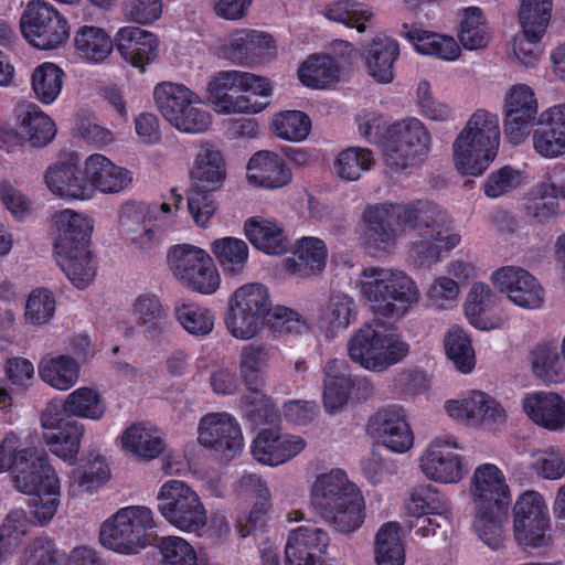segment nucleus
<instances>
[{"instance_id":"f257e3e1","label":"nucleus","mask_w":565,"mask_h":565,"mask_svg":"<svg viewBox=\"0 0 565 565\" xmlns=\"http://www.w3.org/2000/svg\"><path fill=\"white\" fill-rule=\"evenodd\" d=\"M414 232L407 246L408 259L418 267L441 260L443 254L456 248L461 234L449 214L428 201L412 204H374L364 209L360 224V243L372 256L380 257L394 250L398 228Z\"/></svg>"},{"instance_id":"f03ea898","label":"nucleus","mask_w":565,"mask_h":565,"mask_svg":"<svg viewBox=\"0 0 565 565\" xmlns=\"http://www.w3.org/2000/svg\"><path fill=\"white\" fill-rule=\"evenodd\" d=\"M182 202L183 196L175 189L162 201L127 200L118 207V232L132 248L150 250L182 224Z\"/></svg>"},{"instance_id":"7ed1b4c3","label":"nucleus","mask_w":565,"mask_h":565,"mask_svg":"<svg viewBox=\"0 0 565 565\" xmlns=\"http://www.w3.org/2000/svg\"><path fill=\"white\" fill-rule=\"evenodd\" d=\"M206 100L218 115H256L268 107L273 84L264 76L238 70L215 73L206 83Z\"/></svg>"},{"instance_id":"20e7f679","label":"nucleus","mask_w":565,"mask_h":565,"mask_svg":"<svg viewBox=\"0 0 565 565\" xmlns=\"http://www.w3.org/2000/svg\"><path fill=\"white\" fill-rule=\"evenodd\" d=\"M500 142L498 115L486 109H477L452 142L455 169L467 177L482 175L495 160Z\"/></svg>"},{"instance_id":"39448f33","label":"nucleus","mask_w":565,"mask_h":565,"mask_svg":"<svg viewBox=\"0 0 565 565\" xmlns=\"http://www.w3.org/2000/svg\"><path fill=\"white\" fill-rule=\"evenodd\" d=\"M345 350L354 364L379 373L406 358L409 344L393 324L373 319L352 332Z\"/></svg>"},{"instance_id":"423d86ee","label":"nucleus","mask_w":565,"mask_h":565,"mask_svg":"<svg viewBox=\"0 0 565 565\" xmlns=\"http://www.w3.org/2000/svg\"><path fill=\"white\" fill-rule=\"evenodd\" d=\"M359 288L371 309L387 317H403L420 298L416 281L405 271L394 268H364Z\"/></svg>"},{"instance_id":"0eeeda50","label":"nucleus","mask_w":565,"mask_h":565,"mask_svg":"<svg viewBox=\"0 0 565 565\" xmlns=\"http://www.w3.org/2000/svg\"><path fill=\"white\" fill-rule=\"evenodd\" d=\"M154 513L146 505H127L109 515L100 525V544L119 555L134 556L151 541Z\"/></svg>"},{"instance_id":"6e6552de","label":"nucleus","mask_w":565,"mask_h":565,"mask_svg":"<svg viewBox=\"0 0 565 565\" xmlns=\"http://www.w3.org/2000/svg\"><path fill=\"white\" fill-rule=\"evenodd\" d=\"M153 99L162 117L177 131L201 135L210 130L213 115L201 96L188 86L162 82L153 88Z\"/></svg>"},{"instance_id":"1a4fd4ad","label":"nucleus","mask_w":565,"mask_h":565,"mask_svg":"<svg viewBox=\"0 0 565 565\" xmlns=\"http://www.w3.org/2000/svg\"><path fill=\"white\" fill-rule=\"evenodd\" d=\"M269 351L259 344H247L241 349L238 369L247 393L241 399L244 416L255 426L273 423L277 411L265 395L263 370L267 366Z\"/></svg>"},{"instance_id":"9d476101","label":"nucleus","mask_w":565,"mask_h":565,"mask_svg":"<svg viewBox=\"0 0 565 565\" xmlns=\"http://www.w3.org/2000/svg\"><path fill=\"white\" fill-rule=\"evenodd\" d=\"M268 288L260 282H247L238 287L228 299L224 323L228 333L237 340H250L259 334L270 312Z\"/></svg>"},{"instance_id":"9b49d317","label":"nucleus","mask_w":565,"mask_h":565,"mask_svg":"<svg viewBox=\"0 0 565 565\" xmlns=\"http://www.w3.org/2000/svg\"><path fill=\"white\" fill-rule=\"evenodd\" d=\"M168 268L182 286L213 295L221 285V275L209 252L193 244H177L167 254Z\"/></svg>"},{"instance_id":"f8f14e48","label":"nucleus","mask_w":565,"mask_h":565,"mask_svg":"<svg viewBox=\"0 0 565 565\" xmlns=\"http://www.w3.org/2000/svg\"><path fill=\"white\" fill-rule=\"evenodd\" d=\"M157 500L160 514L178 530L200 534L205 527L206 509L199 493L184 481H166L158 491Z\"/></svg>"},{"instance_id":"ddd939ff","label":"nucleus","mask_w":565,"mask_h":565,"mask_svg":"<svg viewBox=\"0 0 565 565\" xmlns=\"http://www.w3.org/2000/svg\"><path fill=\"white\" fill-rule=\"evenodd\" d=\"M430 145L431 137L425 125L418 118H405L387 128L383 157L391 169H407L427 157Z\"/></svg>"},{"instance_id":"4468645a","label":"nucleus","mask_w":565,"mask_h":565,"mask_svg":"<svg viewBox=\"0 0 565 565\" xmlns=\"http://www.w3.org/2000/svg\"><path fill=\"white\" fill-rule=\"evenodd\" d=\"M20 30L25 41L42 51L58 49L70 38L67 18L46 0H30L20 15Z\"/></svg>"},{"instance_id":"2eb2a0df","label":"nucleus","mask_w":565,"mask_h":565,"mask_svg":"<svg viewBox=\"0 0 565 565\" xmlns=\"http://www.w3.org/2000/svg\"><path fill=\"white\" fill-rule=\"evenodd\" d=\"M35 436L9 431L0 440V473L12 472L17 489H33L31 478L51 467L43 449L33 445Z\"/></svg>"},{"instance_id":"dca6fc26","label":"nucleus","mask_w":565,"mask_h":565,"mask_svg":"<svg viewBox=\"0 0 565 565\" xmlns=\"http://www.w3.org/2000/svg\"><path fill=\"white\" fill-rule=\"evenodd\" d=\"M462 446L457 436L446 434L434 437L419 457V469L430 481L438 484H457L467 475Z\"/></svg>"},{"instance_id":"f3484780","label":"nucleus","mask_w":565,"mask_h":565,"mask_svg":"<svg viewBox=\"0 0 565 565\" xmlns=\"http://www.w3.org/2000/svg\"><path fill=\"white\" fill-rule=\"evenodd\" d=\"M503 132L515 146L524 143L540 115V102L535 89L526 83L510 85L502 102Z\"/></svg>"},{"instance_id":"a211bd4d","label":"nucleus","mask_w":565,"mask_h":565,"mask_svg":"<svg viewBox=\"0 0 565 565\" xmlns=\"http://www.w3.org/2000/svg\"><path fill=\"white\" fill-rule=\"evenodd\" d=\"M213 53L233 64L252 66L274 60L277 55V45L267 32L236 29L217 41L213 46Z\"/></svg>"},{"instance_id":"6ab92c4d","label":"nucleus","mask_w":565,"mask_h":565,"mask_svg":"<svg viewBox=\"0 0 565 565\" xmlns=\"http://www.w3.org/2000/svg\"><path fill=\"white\" fill-rule=\"evenodd\" d=\"M196 441L225 460L236 459L245 447L242 426L227 412H210L203 415L198 423Z\"/></svg>"},{"instance_id":"aec40b11","label":"nucleus","mask_w":565,"mask_h":565,"mask_svg":"<svg viewBox=\"0 0 565 565\" xmlns=\"http://www.w3.org/2000/svg\"><path fill=\"white\" fill-rule=\"evenodd\" d=\"M550 525L548 509L540 492L527 490L518 497L513 505V535L520 545H545Z\"/></svg>"},{"instance_id":"412c9836","label":"nucleus","mask_w":565,"mask_h":565,"mask_svg":"<svg viewBox=\"0 0 565 565\" xmlns=\"http://www.w3.org/2000/svg\"><path fill=\"white\" fill-rule=\"evenodd\" d=\"M490 280L500 294L521 309L540 310L545 303L544 287L521 266H502L491 274Z\"/></svg>"},{"instance_id":"4be33fe9","label":"nucleus","mask_w":565,"mask_h":565,"mask_svg":"<svg viewBox=\"0 0 565 565\" xmlns=\"http://www.w3.org/2000/svg\"><path fill=\"white\" fill-rule=\"evenodd\" d=\"M17 124V131L10 128L0 129V146L6 147L8 152L22 142L33 148H43L54 140L57 132L54 120L34 104H28L20 109Z\"/></svg>"},{"instance_id":"5701e85b","label":"nucleus","mask_w":565,"mask_h":565,"mask_svg":"<svg viewBox=\"0 0 565 565\" xmlns=\"http://www.w3.org/2000/svg\"><path fill=\"white\" fill-rule=\"evenodd\" d=\"M43 438L50 451L67 463H74L84 436V425L65 419L56 406H47L41 414Z\"/></svg>"},{"instance_id":"b1692460","label":"nucleus","mask_w":565,"mask_h":565,"mask_svg":"<svg viewBox=\"0 0 565 565\" xmlns=\"http://www.w3.org/2000/svg\"><path fill=\"white\" fill-rule=\"evenodd\" d=\"M473 508H509L511 489L504 471L492 462L478 465L469 480Z\"/></svg>"},{"instance_id":"393cba45","label":"nucleus","mask_w":565,"mask_h":565,"mask_svg":"<svg viewBox=\"0 0 565 565\" xmlns=\"http://www.w3.org/2000/svg\"><path fill=\"white\" fill-rule=\"evenodd\" d=\"M323 393L322 402L327 414L341 413L351 397L355 385L371 392V382L365 379H353L350 366L343 359H329L323 365Z\"/></svg>"},{"instance_id":"a878e982","label":"nucleus","mask_w":565,"mask_h":565,"mask_svg":"<svg viewBox=\"0 0 565 565\" xmlns=\"http://www.w3.org/2000/svg\"><path fill=\"white\" fill-rule=\"evenodd\" d=\"M306 446V440L299 435L281 433L276 428H265L256 434L249 450L258 463L274 468L297 457Z\"/></svg>"},{"instance_id":"bb28decb","label":"nucleus","mask_w":565,"mask_h":565,"mask_svg":"<svg viewBox=\"0 0 565 565\" xmlns=\"http://www.w3.org/2000/svg\"><path fill=\"white\" fill-rule=\"evenodd\" d=\"M367 430L392 452L405 454L414 446V433L405 411L401 407H387L376 412L369 420Z\"/></svg>"},{"instance_id":"cd10ccee","label":"nucleus","mask_w":565,"mask_h":565,"mask_svg":"<svg viewBox=\"0 0 565 565\" xmlns=\"http://www.w3.org/2000/svg\"><path fill=\"white\" fill-rule=\"evenodd\" d=\"M530 135L533 151L544 159L565 154V102L545 107Z\"/></svg>"},{"instance_id":"c85d7f7f","label":"nucleus","mask_w":565,"mask_h":565,"mask_svg":"<svg viewBox=\"0 0 565 565\" xmlns=\"http://www.w3.org/2000/svg\"><path fill=\"white\" fill-rule=\"evenodd\" d=\"M44 182L52 195L66 201L92 200V188L86 181L84 164L68 157L47 167Z\"/></svg>"},{"instance_id":"c756f323","label":"nucleus","mask_w":565,"mask_h":565,"mask_svg":"<svg viewBox=\"0 0 565 565\" xmlns=\"http://www.w3.org/2000/svg\"><path fill=\"white\" fill-rule=\"evenodd\" d=\"M245 179L253 188L279 190L292 182V172L280 154L260 150L248 159Z\"/></svg>"},{"instance_id":"7c9ffc66","label":"nucleus","mask_w":565,"mask_h":565,"mask_svg":"<svg viewBox=\"0 0 565 565\" xmlns=\"http://www.w3.org/2000/svg\"><path fill=\"white\" fill-rule=\"evenodd\" d=\"M115 45L119 55L130 65L145 71L159 55V36L136 25H125L115 34Z\"/></svg>"},{"instance_id":"2f4dec72","label":"nucleus","mask_w":565,"mask_h":565,"mask_svg":"<svg viewBox=\"0 0 565 565\" xmlns=\"http://www.w3.org/2000/svg\"><path fill=\"white\" fill-rule=\"evenodd\" d=\"M86 181L92 188V199L96 192L118 194L129 189L134 182L132 172L102 153H93L84 160Z\"/></svg>"},{"instance_id":"473e14b6","label":"nucleus","mask_w":565,"mask_h":565,"mask_svg":"<svg viewBox=\"0 0 565 565\" xmlns=\"http://www.w3.org/2000/svg\"><path fill=\"white\" fill-rule=\"evenodd\" d=\"M526 417L548 433L565 431V397L553 391L525 394L521 402Z\"/></svg>"},{"instance_id":"72a5a7b5","label":"nucleus","mask_w":565,"mask_h":565,"mask_svg":"<svg viewBox=\"0 0 565 565\" xmlns=\"http://www.w3.org/2000/svg\"><path fill=\"white\" fill-rule=\"evenodd\" d=\"M330 544L328 532L316 524L300 525L288 533L285 555L288 565L319 562Z\"/></svg>"},{"instance_id":"f704fd0d","label":"nucleus","mask_w":565,"mask_h":565,"mask_svg":"<svg viewBox=\"0 0 565 565\" xmlns=\"http://www.w3.org/2000/svg\"><path fill=\"white\" fill-rule=\"evenodd\" d=\"M193 188L221 191L228 171L223 152L210 142H201L189 168Z\"/></svg>"},{"instance_id":"c9c22d12","label":"nucleus","mask_w":565,"mask_h":565,"mask_svg":"<svg viewBox=\"0 0 565 565\" xmlns=\"http://www.w3.org/2000/svg\"><path fill=\"white\" fill-rule=\"evenodd\" d=\"M497 302L498 297L489 285L475 282L463 303L468 322L481 331H491L504 327L508 317L503 311L495 310Z\"/></svg>"},{"instance_id":"e433bc0d","label":"nucleus","mask_w":565,"mask_h":565,"mask_svg":"<svg viewBox=\"0 0 565 565\" xmlns=\"http://www.w3.org/2000/svg\"><path fill=\"white\" fill-rule=\"evenodd\" d=\"M94 220L86 213L64 209L53 217L54 253L89 247Z\"/></svg>"},{"instance_id":"4c0bfd02","label":"nucleus","mask_w":565,"mask_h":565,"mask_svg":"<svg viewBox=\"0 0 565 565\" xmlns=\"http://www.w3.org/2000/svg\"><path fill=\"white\" fill-rule=\"evenodd\" d=\"M360 491L347 472L340 468L319 473L310 484V504L321 513L339 507L349 497Z\"/></svg>"},{"instance_id":"58836bf2","label":"nucleus","mask_w":565,"mask_h":565,"mask_svg":"<svg viewBox=\"0 0 565 565\" xmlns=\"http://www.w3.org/2000/svg\"><path fill=\"white\" fill-rule=\"evenodd\" d=\"M117 444L131 457L145 462L157 459L167 447L161 429L147 422L129 425L117 437Z\"/></svg>"},{"instance_id":"ea45409f","label":"nucleus","mask_w":565,"mask_h":565,"mask_svg":"<svg viewBox=\"0 0 565 565\" xmlns=\"http://www.w3.org/2000/svg\"><path fill=\"white\" fill-rule=\"evenodd\" d=\"M31 481L33 489L30 491L18 490L21 493L31 495L29 502L31 513L39 524L45 525L52 521L60 505V479L51 466L45 470H41L39 475L31 478Z\"/></svg>"},{"instance_id":"a19ab883","label":"nucleus","mask_w":565,"mask_h":565,"mask_svg":"<svg viewBox=\"0 0 565 565\" xmlns=\"http://www.w3.org/2000/svg\"><path fill=\"white\" fill-rule=\"evenodd\" d=\"M327 258L328 248L321 238L302 236L295 242L292 256L284 262V270L292 277H310L324 269Z\"/></svg>"},{"instance_id":"79ce46f5","label":"nucleus","mask_w":565,"mask_h":565,"mask_svg":"<svg viewBox=\"0 0 565 565\" xmlns=\"http://www.w3.org/2000/svg\"><path fill=\"white\" fill-rule=\"evenodd\" d=\"M244 234L262 253L279 256L289 250V236L282 224L274 218L249 217L244 223Z\"/></svg>"},{"instance_id":"37998d69","label":"nucleus","mask_w":565,"mask_h":565,"mask_svg":"<svg viewBox=\"0 0 565 565\" xmlns=\"http://www.w3.org/2000/svg\"><path fill=\"white\" fill-rule=\"evenodd\" d=\"M356 319L354 299L341 291L332 292L320 306L317 326L328 339L335 338Z\"/></svg>"},{"instance_id":"c03bdc74","label":"nucleus","mask_w":565,"mask_h":565,"mask_svg":"<svg viewBox=\"0 0 565 565\" xmlns=\"http://www.w3.org/2000/svg\"><path fill=\"white\" fill-rule=\"evenodd\" d=\"M404 36L420 55L454 62L460 57L461 47L451 35L431 32L422 28L404 25Z\"/></svg>"},{"instance_id":"a18cd8bd","label":"nucleus","mask_w":565,"mask_h":565,"mask_svg":"<svg viewBox=\"0 0 565 565\" xmlns=\"http://www.w3.org/2000/svg\"><path fill=\"white\" fill-rule=\"evenodd\" d=\"M399 56V45L396 40L385 34L375 35L366 53L369 75L377 83L388 84L394 79V64Z\"/></svg>"},{"instance_id":"49530a36","label":"nucleus","mask_w":565,"mask_h":565,"mask_svg":"<svg viewBox=\"0 0 565 565\" xmlns=\"http://www.w3.org/2000/svg\"><path fill=\"white\" fill-rule=\"evenodd\" d=\"M115 39L102 26L84 24L74 34V49L81 60L90 65L105 62L113 53Z\"/></svg>"},{"instance_id":"de8ad7c7","label":"nucleus","mask_w":565,"mask_h":565,"mask_svg":"<svg viewBox=\"0 0 565 565\" xmlns=\"http://www.w3.org/2000/svg\"><path fill=\"white\" fill-rule=\"evenodd\" d=\"M40 379L57 391H68L79 380L81 363L70 354H46L38 365Z\"/></svg>"},{"instance_id":"09e8293b","label":"nucleus","mask_w":565,"mask_h":565,"mask_svg":"<svg viewBox=\"0 0 565 565\" xmlns=\"http://www.w3.org/2000/svg\"><path fill=\"white\" fill-rule=\"evenodd\" d=\"M555 342L537 343L529 353V362L535 377L545 384L565 382V360Z\"/></svg>"},{"instance_id":"8fccbe9b","label":"nucleus","mask_w":565,"mask_h":565,"mask_svg":"<svg viewBox=\"0 0 565 565\" xmlns=\"http://www.w3.org/2000/svg\"><path fill=\"white\" fill-rule=\"evenodd\" d=\"M322 14L331 22L354 29L364 33L372 25L375 18L373 8L359 0H335L327 3Z\"/></svg>"},{"instance_id":"3c124183","label":"nucleus","mask_w":565,"mask_h":565,"mask_svg":"<svg viewBox=\"0 0 565 565\" xmlns=\"http://www.w3.org/2000/svg\"><path fill=\"white\" fill-rule=\"evenodd\" d=\"M55 260L71 284L87 288L95 279L97 265L89 247L54 253Z\"/></svg>"},{"instance_id":"603ef678","label":"nucleus","mask_w":565,"mask_h":565,"mask_svg":"<svg viewBox=\"0 0 565 565\" xmlns=\"http://www.w3.org/2000/svg\"><path fill=\"white\" fill-rule=\"evenodd\" d=\"M131 312L148 339H158L168 328V315L153 294L138 295L131 306Z\"/></svg>"},{"instance_id":"864d4df0","label":"nucleus","mask_w":565,"mask_h":565,"mask_svg":"<svg viewBox=\"0 0 565 565\" xmlns=\"http://www.w3.org/2000/svg\"><path fill=\"white\" fill-rule=\"evenodd\" d=\"M340 63L328 54H312L298 68V78L307 87L327 89L339 82Z\"/></svg>"},{"instance_id":"5fc2aeb1","label":"nucleus","mask_w":565,"mask_h":565,"mask_svg":"<svg viewBox=\"0 0 565 565\" xmlns=\"http://www.w3.org/2000/svg\"><path fill=\"white\" fill-rule=\"evenodd\" d=\"M211 252L226 277H236L245 270L249 247L238 237L225 236L211 243Z\"/></svg>"},{"instance_id":"6e6d98bb","label":"nucleus","mask_w":565,"mask_h":565,"mask_svg":"<svg viewBox=\"0 0 565 565\" xmlns=\"http://www.w3.org/2000/svg\"><path fill=\"white\" fill-rule=\"evenodd\" d=\"M109 478V469L100 457L82 461L68 473L67 492L71 497L93 493Z\"/></svg>"},{"instance_id":"4d7b16f0","label":"nucleus","mask_w":565,"mask_h":565,"mask_svg":"<svg viewBox=\"0 0 565 565\" xmlns=\"http://www.w3.org/2000/svg\"><path fill=\"white\" fill-rule=\"evenodd\" d=\"M458 39L460 44L469 51L482 50L490 44L492 29L480 8L463 9Z\"/></svg>"},{"instance_id":"13d9d810","label":"nucleus","mask_w":565,"mask_h":565,"mask_svg":"<svg viewBox=\"0 0 565 565\" xmlns=\"http://www.w3.org/2000/svg\"><path fill=\"white\" fill-rule=\"evenodd\" d=\"M65 72L53 62H43L31 74L34 97L43 105H52L62 94Z\"/></svg>"},{"instance_id":"bf43d9fd","label":"nucleus","mask_w":565,"mask_h":565,"mask_svg":"<svg viewBox=\"0 0 565 565\" xmlns=\"http://www.w3.org/2000/svg\"><path fill=\"white\" fill-rule=\"evenodd\" d=\"M405 546L401 526L396 522H387L380 526L374 540V559L376 565H404Z\"/></svg>"},{"instance_id":"052dcab7","label":"nucleus","mask_w":565,"mask_h":565,"mask_svg":"<svg viewBox=\"0 0 565 565\" xmlns=\"http://www.w3.org/2000/svg\"><path fill=\"white\" fill-rule=\"evenodd\" d=\"M63 409L70 416L98 422L106 414V404L98 390L81 386L66 396Z\"/></svg>"},{"instance_id":"680f3d73","label":"nucleus","mask_w":565,"mask_h":565,"mask_svg":"<svg viewBox=\"0 0 565 565\" xmlns=\"http://www.w3.org/2000/svg\"><path fill=\"white\" fill-rule=\"evenodd\" d=\"M507 514L508 508H475V532L479 540L491 550H499L503 546V524Z\"/></svg>"},{"instance_id":"e2e57ef3","label":"nucleus","mask_w":565,"mask_h":565,"mask_svg":"<svg viewBox=\"0 0 565 565\" xmlns=\"http://www.w3.org/2000/svg\"><path fill=\"white\" fill-rule=\"evenodd\" d=\"M444 349L447 358L456 370L462 374H469L476 366V353L472 341L467 331L454 324L445 332Z\"/></svg>"},{"instance_id":"0e129e2a","label":"nucleus","mask_w":565,"mask_h":565,"mask_svg":"<svg viewBox=\"0 0 565 565\" xmlns=\"http://www.w3.org/2000/svg\"><path fill=\"white\" fill-rule=\"evenodd\" d=\"M408 516L434 515L447 523L450 514L449 500L430 486L415 488L406 502Z\"/></svg>"},{"instance_id":"69168bd1","label":"nucleus","mask_w":565,"mask_h":565,"mask_svg":"<svg viewBox=\"0 0 565 565\" xmlns=\"http://www.w3.org/2000/svg\"><path fill=\"white\" fill-rule=\"evenodd\" d=\"M31 529L28 514L22 509L12 510L0 526V565L7 563L23 544Z\"/></svg>"},{"instance_id":"338daca9","label":"nucleus","mask_w":565,"mask_h":565,"mask_svg":"<svg viewBox=\"0 0 565 565\" xmlns=\"http://www.w3.org/2000/svg\"><path fill=\"white\" fill-rule=\"evenodd\" d=\"M543 36L544 34L542 33H529L521 29L510 42L508 49L509 58L519 67L525 70L535 68L544 54L541 45Z\"/></svg>"},{"instance_id":"774afa93","label":"nucleus","mask_w":565,"mask_h":565,"mask_svg":"<svg viewBox=\"0 0 565 565\" xmlns=\"http://www.w3.org/2000/svg\"><path fill=\"white\" fill-rule=\"evenodd\" d=\"M174 316L183 330L191 335L205 337L214 329V312L198 302L183 301L178 303L174 308Z\"/></svg>"}]
</instances>
